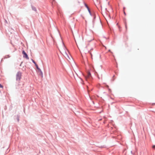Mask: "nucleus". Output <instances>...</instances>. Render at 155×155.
Returning <instances> with one entry per match:
<instances>
[{"instance_id":"nucleus-9","label":"nucleus","mask_w":155,"mask_h":155,"mask_svg":"<svg viewBox=\"0 0 155 155\" xmlns=\"http://www.w3.org/2000/svg\"><path fill=\"white\" fill-rule=\"evenodd\" d=\"M32 61H33V62L35 64V65L36 64V63L34 61V60H32Z\"/></svg>"},{"instance_id":"nucleus-8","label":"nucleus","mask_w":155,"mask_h":155,"mask_svg":"<svg viewBox=\"0 0 155 155\" xmlns=\"http://www.w3.org/2000/svg\"><path fill=\"white\" fill-rule=\"evenodd\" d=\"M152 148L155 150V145H154L152 146Z\"/></svg>"},{"instance_id":"nucleus-3","label":"nucleus","mask_w":155,"mask_h":155,"mask_svg":"<svg viewBox=\"0 0 155 155\" xmlns=\"http://www.w3.org/2000/svg\"><path fill=\"white\" fill-rule=\"evenodd\" d=\"M22 53L23 54V57L24 58H26L27 59H29V58L26 52H25L24 51H23L22 52Z\"/></svg>"},{"instance_id":"nucleus-13","label":"nucleus","mask_w":155,"mask_h":155,"mask_svg":"<svg viewBox=\"0 0 155 155\" xmlns=\"http://www.w3.org/2000/svg\"><path fill=\"white\" fill-rule=\"evenodd\" d=\"M124 14L125 15V12H124Z\"/></svg>"},{"instance_id":"nucleus-4","label":"nucleus","mask_w":155,"mask_h":155,"mask_svg":"<svg viewBox=\"0 0 155 155\" xmlns=\"http://www.w3.org/2000/svg\"><path fill=\"white\" fill-rule=\"evenodd\" d=\"M93 48H91L90 51H88V53L90 54L91 58L92 59H93V54L92 51H93Z\"/></svg>"},{"instance_id":"nucleus-10","label":"nucleus","mask_w":155,"mask_h":155,"mask_svg":"<svg viewBox=\"0 0 155 155\" xmlns=\"http://www.w3.org/2000/svg\"><path fill=\"white\" fill-rule=\"evenodd\" d=\"M86 5V6L87 7V8L88 9V11H89V12H90V11L89 9H88V7H87V6Z\"/></svg>"},{"instance_id":"nucleus-2","label":"nucleus","mask_w":155,"mask_h":155,"mask_svg":"<svg viewBox=\"0 0 155 155\" xmlns=\"http://www.w3.org/2000/svg\"><path fill=\"white\" fill-rule=\"evenodd\" d=\"M21 73L20 72H18L16 75V80L19 81L21 78Z\"/></svg>"},{"instance_id":"nucleus-6","label":"nucleus","mask_w":155,"mask_h":155,"mask_svg":"<svg viewBox=\"0 0 155 155\" xmlns=\"http://www.w3.org/2000/svg\"><path fill=\"white\" fill-rule=\"evenodd\" d=\"M38 71L40 72V75L41 76V77H43V73L41 71V70L40 69V71Z\"/></svg>"},{"instance_id":"nucleus-1","label":"nucleus","mask_w":155,"mask_h":155,"mask_svg":"<svg viewBox=\"0 0 155 155\" xmlns=\"http://www.w3.org/2000/svg\"><path fill=\"white\" fill-rule=\"evenodd\" d=\"M63 54L67 60H70L72 57L68 51L65 48L64 49L62 50Z\"/></svg>"},{"instance_id":"nucleus-5","label":"nucleus","mask_w":155,"mask_h":155,"mask_svg":"<svg viewBox=\"0 0 155 155\" xmlns=\"http://www.w3.org/2000/svg\"><path fill=\"white\" fill-rule=\"evenodd\" d=\"M91 77V74L90 72H88L87 73V76L85 77V78L86 80H87V79L89 78H90Z\"/></svg>"},{"instance_id":"nucleus-14","label":"nucleus","mask_w":155,"mask_h":155,"mask_svg":"<svg viewBox=\"0 0 155 155\" xmlns=\"http://www.w3.org/2000/svg\"><path fill=\"white\" fill-rule=\"evenodd\" d=\"M125 27H126V28H127V26H126H126H125Z\"/></svg>"},{"instance_id":"nucleus-12","label":"nucleus","mask_w":155,"mask_h":155,"mask_svg":"<svg viewBox=\"0 0 155 155\" xmlns=\"http://www.w3.org/2000/svg\"><path fill=\"white\" fill-rule=\"evenodd\" d=\"M19 118H18V121H19Z\"/></svg>"},{"instance_id":"nucleus-11","label":"nucleus","mask_w":155,"mask_h":155,"mask_svg":"<svg viewBox=\"0 0 155 155\" xmlns=\"http://www.w3.org/2000/svg\"><path fill=\"white\" fill-rule=\"evenodd\" d=\"M93 54H95L94 52H93Z\"/></svg>"},{"instance_id":"nucleus-7","label":"nucleus","mask_w":155,"mask_h":155,"mask_svg":"<svg viewBox=\"0 0 155 155\" xmlns=\"http://www.w3.org/2000/svg\"><path fill=\"white\" fill-rule=\"evenodd\" d=\"M35 65L37 68V69H38V71H40V69L38 68L37 64H36Z\"/></svg>"},{"instance_id":"nucleus-15","label":"nucleus","mask_w":155,"mask_h":155,"mask_svg":"<svg viewBox=\"0 0 155 155\" xmlns=\"http://www.w3.org/2000/svg\"><path fill=\"white\" fill-rule=\"evenodd\" d=\"M53 1H54V0H52Z\"/></svg>"}]
</instances>
